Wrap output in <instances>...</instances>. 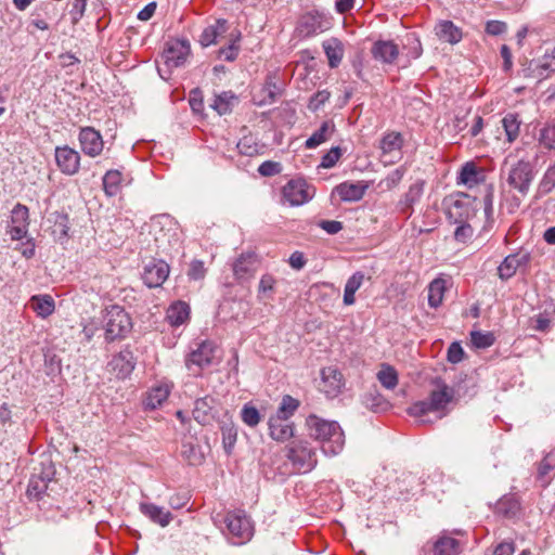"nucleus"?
Here are the masks:
<instances>
[{"label": "nucleus", "mask_w": 555, "mask_h": 555, "mask_svg": "<svg viewBox=\"0 0 555 555\" xmlns=\"http://www.w3.org/2000/svg\"><path fill=\"white\" fill-rule=\"evenodd\" d=\"M285 456L289 461L291 466L286 462L281 463L282 459L279 454L270 457L269 463L266 460L262 461L263 472L268 478L280 477L282 481L294 473H309L318 464V448L307 439H294L285 447Z\"/></svg>", "instance_id": "nucleus-1"}, {"label": "nucleus", "mask_w": 555, "mask_h": 555, "mask_svg": "<svg viewBox=\"0 0 555 555\" xmlns=\"http://www.w3.org/2000/svg\"><path fill=\"white\" fill-rule=\"evenodd\" d=\"M436 386L425 400H420L413 403L409 409V415L421 418L422 423H430L425 418L428 413H436L440 420L449 413L448 405L454 400L455 390L450 387L441 378L437 377L433 380Z\"/></svg>", "instance_id": "nucleus-2"}, {"label": "nucleus", "mask_w": 555, "mask_h": 555, "mask_svg": "<svg viewBox=\"0 0 555 555\" xmlns=\"http://www.w3.org/2000/svg\"><path fill=\"white\" fill-rule=\"evenodd\" d=\"M309 436L320 442L322 452L327 456L339 454L345 447V435L335 421H326L314 414L306 420Z\"/></svg>", "instance_id": "nucleus-3"}, {"label": "nucleus", "mask_w": 555, "mask_h": 555, "mask_svg": "<svg viewBox=\"0 0 555 555\" xmlns=\"http://www.w3.org/2000/svg\"><path fill=\"white\" fill-rule=\"evenodd\" d=\"M534 177V166L530 160H515L511 154L505 157L501 168V178L507 188L520 195H528Z\"/></svg>", "instance_id": "nucleus-4"}, {"label": "nucleus", "mask_w": 555, "mask_h": 555, "mask_svg": "<svg viewBox=\"0 0 555 555\" xmlns=\"http://www.w3.org/2000/svg\"><path fill=\"white\" fill-rule=\"evenodd\" d=\"M103 323L105 340L108 343L125 338L132 330L130 315L118 305L105 308Z\"/></svg>", "instance_id": "nucleus-5"}, {"label": "nucleus", "mask_w": 555, "mask_h": 555, "mask_svg": "<svg viewBox=\"0 0 555 555\" xmlns=\"http://www.w3.org/2000/svg\"><path fill=\"white\" fill-rule=\"evenodd\" d=\"M229 533L232 535L234 544H242L253 537L254 528L250 519L243 512H230L224 518Z\"/></svg>", "instance_id": "nucleus-6"}, {"label": "nucleus", "mask_w": 555, "mask_h": 555, "mask_svg": "<svg viewBox=\"0 0 555 555\" xmlns=\"http://www.w3.org/2000/svg\"><path fill=\"white\" fill-rule=\"evenodd\" d=\"M282 194L291 206H300L313 197L314 189L304 179H293L283 186Z\"/></svg>", "instance_id": "nucleus-7"}, {"label": "nucleus", "mask_w": 555, "mask_h": 555, "mask_svg": "<svg viewBox=\"0 0 555 555\" xmlns=\"http://www.w3.org/2000/svg\"><path fill=\"white\" fill-rule=\"evenodd\" d=\"M345 387V379L336 366L323 367L320 372L318 389L328 399L337 398Z\"/></svg>", "instance_id": "nucleus-8"}, {"label": "nucleus", "mask_w": 555, "mask_h": 555, "mask_svg": "<svg viewBox=\"0 0 555 555\" xmlns=\"http://www.w3.org/2000/svg\"><path fill=\"white\" fill-rule=\"evenodd\" d=\"M191 53V47L185 39H175L167 42L162 54L164 64L168 69L184 65Z\"/></svg>", "instance_id": "nucleus-9"}, {"label": "nucleus", "mask_w": 555, "mask_h": 555, "mask_svg": "<svg viewBox=\"0 0 555 555\" xmlns=\"http://www.w3.org/2000/svg\"><path fill=\"white\" fill-rule=\"evenodd\" d=\"M475 215L473 201L467 194H457L451 197L447 207V217L450 222L468 221Z\"/></svg>", "instance_id": "nucleus-10"}, {"label": "nucleus", "mask_w": 555, "mask_h": 555, "mask_svg": "<svg viewBox=\"0 0 555 555\" xmlns=\"http://www.w3.org/2000/svg\"><path fill=\"white\" fill-rule=\"evenodd\" d=\"M170 272L169 264L162 259L150 260L143 270L142 279L150 288L162 286L168 279Z\"/></svg>", "instance_id": "nucleus-11"}, {"label": "nucleus", "mask_w": 555, "mask_h": 555, "mask_svg": "<svg viewBox=\"0 0 555 555\" xmlns=\"http://www.w3.org/2000/svg\"><path fill=\"white\" fill-rule=\"evenodd\" d=\"M55 163L62 173L74 176L80 168L79 153L68 145L56 146L54 152Z\"/></svg>", "instance_id": "nucleus-12"}, {"label": "nucleus", "mask_w": 555, "mask_h": 555, "mask_svg": "<svg viewBox=\"0 0 555 555\" xmlns=\"http://www.w3.org/2000/svg\"><path fill=\"white\" fill-rule=\"evenodd\" d=\"M78 140L82 152L90 156H99L104 146V142L100 131L93 127H82L79 131Z\"/></svg>", "instance_id": "nucleus-13"}, {"label": "nucleus", "mask_w": 555, "mask_h": 555, "mask_svg": "<svg viewBox=\"0 0 555 555\" xmlns=\"http://www.w3.org/2000/svg\"><path fill=\"white\" fill-rule=\"evenodd\" d=\"M327 29V22L324 16L318 12L304 14L297 25V31L300 37L309 38Z\"/></svg>", "instance_id": "nucleus-14"}, {"label": "nucleus", "mask_w": 555, "mask_h": 555, "mask_svg": "<svg viewBox=\"0 0 555 555\" xmlns=\"http://www.w3.org/2000/svg\"><path fill=\"white\" fill-rule=\"evenodd\" d=\"M259 266L255 253H244L233 263V274L237 281H246L254 276Z\"/></svg>", "instance_id": "nucleus-15"}, {"label": "nucleus", "mask_w": 555, "mask_h": 555, "mask_svg": "<svg viewBox=\"0 0 555 555\" xmlns=\"http://www.w3.org/2000/svg\"><path fill=\"white\" fill-rule=\"evenodd\" d=\"M425 180L417 179L410 186L409 190L401 196L397 204V209L402 214H408V216L412 215L413 206L417 204L425 189Z\"/></svg>", "instance_id": "nucleus-16"}, {"label": "nucleus", "mask_w": 555, "mask_h": 555, "mask_svg": "<svg viewBox=\"0 0 555 555\" xmlns=\"http://www.w3.org/2000/svg\"><path fill=\"white\" fill-rule=\"evenodd\" d=\"M108 365L116 377L126 378L134 370L135 358L130 349H124L113 357Z\"/></svg>", "instance_id": "nucleus-17"}, {"label": "nucleus", "mask_w": 555, "mask_h": 555, "mask_svg": "<svg viewBox=\"0 0 555 555\" xmlns=\"http://www.w3.org/2000/svg\"><path fill=\"white\" fill-rule=\"evenodd\" d=\"M172 384L168 382H159L151 387L143 399L145 410H155L160 406L169 397Z\"/></svg>", "instance_id": "nucleus-18"}, {"label": "nucleus", "mask_w": 555, "mask_h": 555, "mask_svg": "<svg viewBox=\"0 0 555 555\" xmlns=\"http://www.w3.org/2000/svg\"><path fill=\"white\" fill-rule=\"evenodd\" d=\"M268 427L269 436L278 442H285L294 437V423L281 416L272 415Z\"/></svg>", "instance_id": "nucleus-19"}, {"label": "nucleus", "mask_w": 555, "mask_h": 555, "mask_svg": "<svg viewBox=\"0 0 555 555\" xmlns=\"http://www.w3.org/2000/svg\"><path fill=\"white\" fill-rule=\"evenodd\" d=\"M214 358V347L211 343H202L196 350H193L186 358L185 364L190 371L193 365L199 370L211 364Z\"/></svg>", "instance_id": "nucleus-20"}, {"label": "nucleus", "mask_w": 555, "mask_h": 555, "mask_svg": "<svg viewBox=\"0 0 555 555\" xmlns=\"http://www.w3.org/2000/svg\"><path fill=\"white\" fill-rule=\"evenodd\" d=\"M371 53L374 60L391 65L399 56V47L391 40H378L373 44Z\"/></svg>", "instance_id": "nucleus-21"}, {"label": "nucleus", "mask_w": 555, "mask_h": 555, "mask_svg": "<svg viewBox=\"0 0 555 555\" xmlns=\"http://www.w3.org/2000/svg\"><path fill=\"white\" fill-rule=\"evenodd\" d=\"M521 504L516 494L503 495L494 505V514L504 518H515L520 514Z\"/></svg>", "instance_id": "nucleus-22"}, {"label": "nucleus", "mask_w": 555, "mask_h": 555, "mask_svg": "<svg viewBox=\"0 0 555 555\" xmlns=\"http://www.w3.org/2000/svg\"><path fill=\"white\" fill-rule=\"evenodd\" d=\"M194 420L202 424H209L215 417V399L211 396L198 398L194 402Z\"/></svg>", "instance_id": "nucleus-23"}, {"label": "nucleus", "mask_w": 555, "mask_h": 555, "mask_svg": "<svg viewBox=\"0 0 555 555\" xmlns=\"http://www.w3.org/2000/svg\"><path fill=\"white\" fill-rule=\"evenodd\" d=\"M139 509L145 517L160 527H167L173 519L168 509L153 503H140Z\"/></svg>", "instance_id": "nucleus-24"}, {"label": "nucleus", "mask_w": 555, "mask_h": 555, "mask_svg": "<svg viewBox=\"0 0 555 555\" xmlns=\"http://www.w3.org/2000/svg\"><path fill=\"white\" fill-rule=\"evenodd\" d=\"M436 36L450 44L459 43L463 38V33L452 21H439L435 27Z\"/></svg>", "instance_id": "nucleus-25"}, {"label": "nucleus", "mask_w": 555, "mask_h": 555, "mask_svg": "<svg viewBox=\"0 0 555 555\" xmlns=\"http://www.w3.org/2000/svg\"><path fill=\"white\" fill-rule=\"evenodd\" d=\"M322 47L327 57L328 66L331 68L338 67L345 53L343 42L339 39L332 37L324 40Z\"/></svg>", "instance_id": "nucleus-26"}, {"label": "nucleus", "mask_w": 555, "mask_h": 555, "mask_svg": "<svg viewBox=\"0 0 555 555\" xmlns=\"http://www.w3.org/2000/svg\"><path fill=\"white\" fill-rule=\"evenodd\" d=\"M366 185L361 182H344L336 186V192L344 202H358L366 191Z\"/></svg>", "instance_id": "nucleus-27"}, {"label": "nucleus", "mask_w": 555, "mask_h": 555, "mask_svg": "<svg viewBox=\"0 0 555 555\" xmlns=\"http://www.w3.org/2000/svg\"><path fill=\"white\" fill-rule=\"evenodd\" d=\"M335 131V125L332 120H325L320 128L315 130L305 142V147L312 150L328 141Z\"/></svg>", "instance_id": "nucleus-28"}, {"label": "nucleus", "mask_w": 555, "mask_h": 555, "mask_svg": "<svg viewBox=\"0 0 555 555\" xmlns=\"http://www.w3.org/2000/svg\"><path fill=\"white\" fill-rule=\"evenodd\" d=\"M228 30V22L225 20H217L215 24L207 26L199 38V42L204 47H208L217 42L219 37L224 36Z\"/></svg>", "instance_id": "nucleus-29"}, {"label": "nucleus", "mask_w": 555, "mask_h": 555, "mask_svg": "<svg viewBox=\"0 0 555 555\" xmlns=\"http://www.w3.org/2000/svg\"><path fill=\"white\" fill-rule=\"evenodd\" d=\"M166 318L170 325L180 326L190 318V306L184 301H176L167 309Z\"/></svg>", "instance_id": "nucleus-30"}, {"label": "nucleus", "mask_w": 555, "mask_h": 555, "mask_svg": "<svg viewBox=\"0 0 555 555\" xmlns=\"http://www.w3.org/2000/svg\"><path fill=\"white\" fill-rule=\"evenodd\" d=\"M51 481V474L33 475L27 487V495L34 500H40L48 489V482Z\"/></svg>", "instance_id": "nucleus-31"}, {"label": "nucleus", "mask_w": 555, "mask_h": 555, "mask_svg": "<svg viewBox=\"0 0 555 555\" xmlns=\"http://www.w3.org/2000/svg\"><path fill=\"white\" fill-rule=\"evenodd\" d=\"M31 308L40 318H48L55 310V302L50 295H37L30 299Z\"/></svg>", "instance_id": "nucleus-32"}, {"label": "nucleus", "mask_w": 555, "mask_h": 555, "mask_svg": "<svg viewBox=\"0 0 555 555\" xmlns=\"http://www.w3.org/2000/svg\"><path fill=\"white\" fill-rule=\"evenodd\" d=\"M447 283V280L442 278H437L430 282L428 286V305L431 308H438L442 304Z\"/></svg>", "instance_id": "nucleus-33"}, {"label": "nucleus", "mask_w": 555, "mask_h": 555, "mask_svg": "<svg viewBox=\"0 0 555 555\" xmlns=\"http://www.w3.org/2000/svg\"><path fill=\"white\" fill-rule=\"evenodd\" d=\"M527 195L511 190L509 188L503 189L501 198V208L506 210L507 214L513 215L520 208L522 201Z\"/></svg>", "instance_id": "nucleus-34"}, {"label": "nucleus", "mask_w": 555, "mask_h": 555, "mask_svg": "<svg viewBox=\"0 0 555 555\" xmlns=\"http://www.w3.org/2000/svg\"><path fill=\"white\" fill-rule=\"evenodd\" d=\"M365 276L361 271L354 272L346 282L344 291V304L351 306L356 302L354 294L362 286Z\"/></svg>", "instance_id": "nucleus-35"}, {"label": "nucleus", "mask_w": 555, "mask_h": 555, "mask_svg": "<svg viewBox=\"0 0 555 555\" xmlns=\"http://www.w3.org/2000/svg\"><path fill=\"white\" fill-rule=\"evenodd\" d=\"M460 553V542L451 537H441L434 545V555H459Z\"/></svg>", "instance_id": "nucleus-36"}, {"label": "nucleus", "mask_w": 555, "mask_h": 555, "mask_svg": "<svg viewBox=\"0 0 555 555\" xmlns=\"http://www.w3.org/2000/svg\"><path fill=\"white\" fill-rule=\"evenodd\" d=\"M457 179L459 182L473 186L479 183V181L482 179V173L475 163L468 162L462 166Z\"/></svg>", "instance_id": "nucleus-37"}, {"label": "nucleus", "mask_w": 555, "mask_h": 555, "mask_svg": "<svg viewBox=\"0 0 555 555\" xmlns=\"http://www.w3.org/2000/svg\"><path fill=\"white\" fill-rule=\"evenodd\" d=\"M181 456L188 462L189 465H199L204 461V454L201 447L192 441H185L181 446Z\"/></svg>", "instance_id": "nucleus-38"}, {"label": "nucleus", "mask_w": 555, "mask_h": 555, "mask_svg": "<svg viewBox=\"0 0 555 555\" xmlns=\"http://www.w3.org/2000/svg\"><path fill=\"white\" fill-rule=\"evenodd\" d=\"M237 101V98L231 91H224L218 95H216L211 107L217 111L219 115L229 114L232 111L234 102Z\"/></svg>", "instance_id": "nucleus-39"}, {"label": "nucleus", "mask_w": 555, "mask_h": 555, "mask_svg": "<svg viewBox=\"0 0 555 555\" xmlns=\"http://www.w3.org/2000/svg\"><path fill=\"white\" fill-rule=\"evenodd\" d=\"M377 379L386 389H395L398 385L399 378L396 369L384 363L377 372Z\"/></svg>", "instance_id": "nucleus-40"}, {"label": "nucleus", "mask_w": 555, "mask_h": 555, "mask_svg": "<svg viewBox=\"0 0 555 555\" xmlns=\"http://www.w3.org/2000/svg\"><path fill=\"white\" fill-rule=\"evenodd\" d=\"M122 180L119 170H108L103 177V189L106 195L115 196L119 192L120 183Z\"/></svg>", "instance_id": "nucleus-41"}, {"label": "nucleus", "mask_w": 555, "mask_h": 555, "mask_svg": "<svg viewBox=\"0 0 555 555\" xmlns=\"http://www.w3.org/2000/svg\"><path fill=\"white\" fill-rule=\"evenodd\" d=\"M403 145V138L399 132H389L385 134L379 143L383 154L399 152Z\"/></svg>", "instance_id": "nucleus-42"}, {"label": "nucleus", "mask_w": 555, "mask_h": 555, "mask_svg": "<svg viewBox=\"0 0 555 555\" xmlns=\"http://www.w3.org/2000/svg\"><path fill=\"white\" fill-rule=\"evenodd\" d=\"M520 124L521 121L518 119L516 114L509 113L503 117L502 127L509 143L514 142L518 138Z\"/></svg>", "instance_id": "nucleus-43"}, {"label": "nucleus", "mask_w": 555, "mask_h": 555, "mask_svg": "<svg viewBox=\"0 0 555 555\" xmlns=\"http://www.w3.org/2000/svg\"><path fill=\"white\" fill-rule=\"evenodd\" d=\"M223 449L230 455L237 440V429L232 422L223 423L221 426Z\"/></svg>", "instance_id": "nucleus-44"}, {"label": "nucleus", "mask_w": 555, "mask_h": 555, "mask_svg": "<svg viewBox=\"0 0 555 555\" xmlns=\"http://www.w3.org/2000/svg\"><path fill=\"white\" fill-rule=\"evenodd\" d=\"M299 405V400L293 398L289 395H285L282 397L275 416H281L283 418L289 420L298 410Z\"/></svg>", "instance_id": "nucleus-45"}, {"label": "nucleus", "mask_w": 555, "mask_h": 555, "mask_svg": "<svg viewBox=\"0 0 555 555\" xmlns=\"http://www.w3.org/2000/svg\"><path fill=\"white\" fill-rule=\"evenodd\" d=\"M404 173L405 169L403 167L396 168L378 182V186L383 191H391L400 184Z\"/></svg>", "instance_id": "nucleus-46"}, {"label": "nucleus", "mask_w": 555, "mask_h": 555, "mask_svg": "<svg viewBox=\"0 0 555 555\" xmlns=\"http://www.w3.org/2000/svg\"><path fill=\"white\" fill-rule=\"evenodd\" d=\"M555 188V163L551 165L544 172L538 185V196H544Z\"/></svg>", "instance_id": "nucleus-47"}, {"label": "nucleus", "mask_w": 555, "mask_h": 555, "mask_svg": "<svg viewBox=\"0 0 555 555\" xmlns=\"http://www.w3.org/2000/svg\"><path fill=\"white\" fill-rule=\"evenodd\" d=\"M276 280L271 274H263L258 285V298L272 299Z\"/></svg>", "instance_id": "nucleus-48"}, {"label": "nucleus", "mask_w": 555, "mask_h": 555, "mask_svg": "<svg viewBox=\"0 0 555 555\" xmlns=\"http://www.w3.org/2000/svg\"><path fill=\"white\" fill-rule=\"evenodd\" d=\"M519 269L517 260L514 256L508 255L504 258L501 264L498 267L499 278L503 281L511 279L516 271Z\"/></svg>", "instance_id": "nucleus-49"}, {"label": "nucleus", "mask_w": 555, "mask_h": 555, "mask_svg": "<svg viewBox=\"0 0 555 555\" xmlns=\"http://www.w3.org/2000/svg\"><path fill=\"white\" fill-rule=\"evenodd\" d=\"M537 67L540 76H547L555 72V48L545 51L544 55L538 61Z\"/></svg>", "instance_id": "nucleus-50"}, {"label": "nucleus", "mask_w": 555, "mask_h": 555, "mask_svg": "<svg viewBox=\"0 0 555 555\" xmlns=\"http://www.w3.org/2000/svg\"><path fill=\"white\" fill-rule=\"evenodd\" d=\"M241 418L245 425L256 427L261 421V415L256 406L246 403L241 410Z\"/></svg>", "instance_id": "nucleus-51"}, {"label": "nucleus", "mask_w": 555, "mask_h": 555, "mask_svg": "<svg viewBox=\"0 0 555 555\" xmlns=\"http://www.w3.org/2000/svg\"><path fill=\"white\" fill-rule=\"evenodd\" d=\"M472 344L479 349H485L493 345L494 336L491 333L474 331L470 333Z\"/></svg>", "instance_id": "nucleus-52"}, {"label": "nucleus", "mask_w": 555, "mask_h": 555, "mask_svg": "<svg viewBox=\"0 0 555 555\" xmlns=\"http://www.w3.org/2000/svg\"><path fill=\"white\" fill-rule=\"evenodd\" d=\"M331 98V92L326 89L319 90L309 100L308 108L311 112H318Z\"/></svg>", "instance_id": "nucleus-53"}, {"label": "nucleus", "mask_w": 555, "mask_h": 555, "mask_svg": "<svg viewBox=\"0 0 555 555\" xmlns=\"http://www.w3.org/2000/svg\"><path fill=\"white\" fill-rule=\"evenodd\" d=\"M240 154L245 156H254L258 154V145L251 137L242 138L236 145Z\"/></svg>", "instance_id": "nucleus-54"}, {"label": "nucleus", "mask_w": 555, "mask_h": 555, "mask_svg": "<svg viewBox=\"0 0 555 555\" xmlns=\"http://www.w3.org/2000/svg\"><path fill=\"white\" fill-rule=\"evenodd\" d=\"M539 141L545 149H555V124L541 129Z\"/></svg>", "instance_id": "nucleus-55"}, {"label": "nucleus", "mask_w": 555, "mask_h": 555, "mask_svg": "<svg viewBox=\"0 0 555 555\" xmlns=\"http://www.w3.org/2000/svg\"><path fill=\"white\" fill-rule=\"evenodd\" d=\"M29 211L25 205L16 204L12 209L11 223L12 224H27L28 225Z\"/></svg>", "instance_id": "nucleus-56"}, {"label": "nucleus", "mask_w": 555, "mask_h": 555, "mask_svg": "<svg viewBox=\"0 0 555 555\" xmlns=\"http://www.w3.org/2000/svg\"><path fill=\"white\" fill-rule=\"evenodd\" d=\"M282 171V165L278 162L266 160L258 167V172L262 177H273Z\"/></svg>", "instance_id": "nucleus-57"}, {"label": "nucleus", "mask_w": 555, "mask_h": 555, "mask_svg": "<svg viewBox=\"0 0 555 555\" xmlns=\"http://www.w3.org/2000/svg\"><path fill=\"white\" fill-rule=\"evenodd\" d=\"M341 156V150L338 146L332 147L321 159L320 166L323 168L334 167Z\"/></svg>", "instance_id": "nucleus-58"}, {"label": "nucleus", "mask_w": 555, "mask_h": 555, "mask_svg": "<svg viewBox=\"0 0 555 555\" xmlns=\"http://www.w3.org/2000/svg\"><path fill=\"white\" fill-rule=\"evenodd\" d=\"M554 468V457L552 455L545 456L538 467V478L540 480H543V486H546L548 483L547 480H544V478L551 473V470Z\"/></svg>", "instance_id": "nucleus-59"}, {"label": "nucleus", "mask_w": 555, "mask_h": 555, "mask_svg": "<svg viewBox=\"0 0 555 555\" xmlns=\"http://www.w3.org/2000/svg\"><path fill=\"white\" fill-rule=\"evenodd\" d=\"M457 224L454 231V238L457 242H466L473 235V228L468 224V221L464 222H454Z\"/></svg>", "instance_id": "nucleus-60"}, {"label": "nucleus", "mask_w": 555, "mask_h": 555, "mask_svg": "<svg viewBox=\"0 0 555 555\" xmlns=\"http://www.w3.org/2000/svg\"><path fill=\"white\" fill-rule=\"evenodd\" d=\"M240 47L235 42V40H231V42L219 50V57L223 59L228 62H233L238 55Z\"/></svg>", "instance_id": "nucleus-61"}, {"label": "nucleus", "mask_w": 555, "mask_h": 555, "mask_svg": "<svg viewBox=\"0 0 555 555\" xmlns=\"http://www.w3.org/2000/svg\"><path fill=\"white\" fill-rule=\"evenodd\" d=\"M206 275V268L204 266V262L202 260H193L190 263V268L188 271V276L191 280H203Z\"/></svg>", "instance_id": "nucleus-62"}, {"label": "nucleus", "mask_w": 555, "mask_h": 555, "mask_svg": "<svg viewBox=\"0 0 555 555\" xmlns=\"http://www.w3.org/2000/svg\"><path fill=\"white\" fill-rule=\"evenodd\" d=\"M87 0H74L72 9L69 11L70 20L73 24H77L83 16L86 11Z\"/></svg>", "instance_id": "nucleus-63"}, {"label": "nucleus", "mask_w": 555, "mask_h": 555, "mask_svg": "<svg viewBox=\"0 0 555 555\" xmlns=\"http://www.w3.org/2000/svg\"><path fill=\"white\" fill-rule=\"evenodd\" d=\"M485 30L490 36H499L507 30V24L502 21L491 20L486 23Z\"/></svg>", "instance_id": "nucleus-64"}]
</instances>
